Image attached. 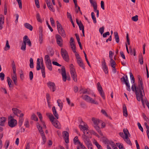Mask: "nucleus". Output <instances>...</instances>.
<instances>
[{"mask_svg":"<svg viewBox=\"0 0 149 149\" xmlns=\"http://www.w3.org/2000/svg\"><path fill=\"white\" fill-rule=\"evenodd\" d=\"M113 53L112 51H110L109 52V57L110 59H113Z\"/></svg>","mask_w":149,"mask_h":149,"instance_id":"nucleus-63","label":"nucleus"},{"mask_svg":"<svg viewBox=\"0 0 149 149\" xmlns=\"http://www.w3.org/2000/svg\"><path fill=\"white\" fill-rule=\"evenodd\" d=\"M50 22L51 24V25L52 26H55L54 24V20L52 17H51L50 18Z\"/></svg>","mask_w":149,"mask_h":149,"instance_id":"nucleus-56","label":"nucleus"},{"mask_svg":"<svg viewBox=\"0 0 149 149\" xmlns=\"http://www.w3.org/2000/svg\"><path fill=\"white\" fill-rule=\"evenodd\" d=\"M24 26L27 29H29L31 31L33 30V27L32 26L29 24V23H26L24 24Z\"/></svg>","mask_w":149,"mask_h":149,"instance_id":"nucleus-28","label":"nucleus"},{"mask_svg":"<svg viewBox=\"0 0 149 149\" xmlns=\"http://www.w3.org/2000/svg\"><path fill=\"white\" fill-rule=\"evenodd\" d=\"M91 15L92 19L93 20V23L95 24L97 23L96 18L95 17V13L94 12H92L91 13Z\"/></svg>","mask_w":149,"mask_h":149,"instance_id":"nucleus-39","label":"nucleus"},{"mask_svg":"<svg viewBox=\"0 0 149 149\" xmlns=\"http://www.w3.org/2000/svg\"><path fill=\"white\" fill-rule=\"evenodd\" d=\"M44 61L45 63L51 62L50 57L48 55H45L44 57Z\"/></svg>","mask_w":149,"mask_h":149,"instance_id":"nucleus-33","label":"nucleus"},{"mask_svg":"<svg viewBox=\"0 0 149 149\" xmlns=\"http://www.w3.org/2000/svg\"><path fill=\"white\" fill-rule=\"evenodd\" d=\"M16 1L18 3L19 8L20 9L22 8V6L21 0H16Z\"/></svg>","mask_w":149,"mask_h":149,"instance_id":"nucleus-50","label":"nucleus"},{"mask_svg":"<svg viewBox=\"0 0 149 149\" xmlns=\"http://www.w3.org/2000/svg\"><path fill=\"white\" fill-rule=\"evenodd\" d=\"M57 102L58 106L60 107V110L61 111L63 107V102H61V100L60 99L58 100Z\"/></svg>","mask_w":149,"mask_h":149,"instance_id":"nucleus-32","label":"nucleus"},{"mask_svg":"<svg viewBox=\"0 0 149 149\" xmlns=\"http://www.w3.org/2000/svg\"><path fill=\"white\" fill-rule=\"evenodd\" d=\"M26 44L23 43L22 45L21 49L23 51H25L26 50Z\"/></svg>","mask_w":149,"mask_h":149,"instance_id":"nucleus-48","label":"nucleus"},{"mask_svg":"<svg viewBox=\"0 0 149 149\" xmlns=\"http://www.w3.org/2000/svg\"><path fill=\"white\" fill-rule=\"evenodd\" d=\"M10 46L9 45L8 41L7 40L6 41V45L5 47V50L6 51L9 50L10 48Z\"/></svg>","mask_w":149,"mask_h":149,"instance_id":"nucleus-42","label":"nucleus"},{"mask_svg":"<svg viewBox=\"0 0 149 149\" xmlns=\"http://www.w3.org/2000/svg\"><path fill=\"white\" fill-rule=\"evenodd\" d=\"M139 61L141 65L143 64V57L142 55L141 54L139 56Z\"/></svg>","mask_w":149,"mask_h":149,"instance_id":"nucleus-38","label":"nucleus"},{"mask_svg":"<svg viewBox=\"0 0 149 149\" xmlns=\"http://www.w3.org/2000/svg\"><path fill=\"white\" fill-rule=\"evenodd\" d=\"M76 22L78 25L79 29L82 30V31H84V27L81 21H79L77 19H76Z\"/></svg>","mask_w":149,"mask_h":149,"instance_id":"nucleus-18","label":"nucleus"},{"mask_svg":"<svg viewBox=\"0 0 149 149\" xmlns=\"http://www.w3.org/2000/svg\"><path fill=\"white\" fill-rule=\"evenodd\" d=\"M121 81L125 84L126 86L130 85L127 75H126L125 77H123L121 78Z\"/></svg>","mask_w":149,"mask_h":149,"instance_id":"nucleus-15","label":"nucleus"},{"mask_svg":"<svg viewBox=\"0 0 149 149\" xmlns=\"http://www.w3.org/2000/svg\"><path fill=\"white\" fill-rule=\"evenodd\" d=\"M83 125H80L79 127L81 130L84 132L83 137L85 140H88L91 137V135L89 134L88 130V126L86 124L83 123Z\"/></svg>","mask_w":149,"mask_h":149,"instance_id":"nucleus-2","label":"nucleus"},{"mask_svg":"<svg viewBox=\"0 0 149 149\" xmlns=\"http://www.w3.org/2000/svg\"><path fill=\"white\" fill-rule=\"evenodd\" d=\"M46 96L47 102L49 103L48 101H49L51 99L49 94L48 93H47L46 94Z\"/></svg>","mask_w":149,"mask_h":149,"instance_id":"nucleus-53","label":"nucleus"},{"mask_svg":"<svg viewBox=\"0 0 149 149\" xmlns=\"http://www.w3.org/2000/svg\"><path fill=\"white\" fill-rule=\"evenodd\" d=\"M123 115L124 116L127 117V116L128 114L126 105L124 104L123 107Z\"/></svg>","mask_w":149,"mask_h":149,"instance_id":"nucleus-25","label":"nucleus"},{"mask_svg":"<svg viewBox=\"0 0 149 149\" xmlns=\"http://www.w3.org/2000/svg\"><path fill=\"white\" fill-rule=\"evenodd\" d=\"M70 74L72 78L74 81H77V74L75 71V69L74 68V66L72 64L70 65Z\"/></svg>","mask_w":149,"mask_h":149,"instance_id":"nucleus-5","label":"nucleus"},{"mask_svg":"<svg viewBox=\"0 0 149 149\" xmlns=\"http://www.w3.org/2000/svg\"><path fill=\"white\" fill-rule=\"evenodd\" d=\"M137 125H138V127H139V129L141 130V131H142V132H143V129L142 127V126H141V125L140 124V123L139 122L138 123Z\"/></svg>","mask_w":149,"mask_h":149,"instance_id":"nucleus-60","label":"nucleus"},{"mask_svg":"<svg viewBox=\"0 0 149 149\" xmlns=\"http://www.w3.org/2000/svg\"><path fill=\"white\" fill-rule=\"evenodd\" d=\"M0 22H4V17L2 15H0Z\"/></svg>","mask_w":149,"mask_h":149,"instance_id":"nucleus-58","label":"nucleus"},{"mask_svg":"<svg viewBox=\"0 0 149 149\" xmlns=\"http://www.w3.org/2000/svg\"><path fill=\"white\" fill-rule=\"evenodd\" d=\"M48 87L51 90H52L53 92H54L56 90V86L54 82L49 81L47 84Z\"/></svg>","mask_w":149,"mask_h":149,"instance_id":"nucleus-11","label":"nucleus"},{"mask_svg":"<svg viewBox=\"0 0 149 149\" xmlns=\"http://www.w3.org/2000/svg\"><path fill=\"white\" fill-rule=\"evenodd\" d=\"M61 74L63 77V81H65L67 77L65 70L64 67H62L61 68Z\"/></svg>","mask_w":149,"mask_h":149,"instance_id":"nucleus-14","label":"nucleus"},{"mask_svg":"<svg viewBox=\"0 0 149 149\" xmlns=\"http://www.w3.org/2000/svg\"><path fill=\"white\" fill-rule=\"evenodd\" d=\"M95 145L97 147V148L98 149H102V148H101V146H100L99 144L98 143H97V141H95Z\"/></svg>","mask_w":149,"mask_h":149,"instance_id":"nucleus-59","label":"nucleus"},{"mask_svg":"<svg viewBox=\"0 0 149 149\" xmlns=\"http://www.w3.org/2000/svg\"><path fill=\"white\" fill-rule=\"evenodd\" d=\"M101 6L103 10H104V3L103 1H101Z\"/></svg>","mask_w":149,"mask_h":149,"instance_id":"nucleus-62","label":"nucleus"},{"mask_svg":"<svg viewBox=\"0 0 149 149\" xmlns=\"http://www.w3.org/2000/svg\"><path fill=\"white\" fill-rule=\"evenodd\" d=\"M52 122H51L52 124L56 128H57L58 129H59L60 128V126L59 125V123L58 120L55 119H54L53 120Z\"/></svg>","mask_w":149,"mask_h":149,"instance_id":"nucleus-19","label":"nucleus"},{"mask_svg":"<svg viewBox=\"0 0 149 149\" xmlns=\"http://www.w3.org/2000/svg\"><path fill=\"white\" fill-rule=\"evenodd\" d=\"M7 81L8 82V84L9 86L10 89H13V84H12V81L10 78L8 77L7 78Z\"/></svg>","mask_w":149,"mask_h":149,"instance_id":"nucleus-22","label":"nucleus"},{"mask_svg":"<svg viewBox=\"0 0 149 149\" xmlns=\"http://www.w3.org/2000/svg\"><path fill=\"white\" fill-rule=\"evenodd\" d=\"M130 79L131 80V82L132 83H134L135 82L134 78L132 74V73L131 72H130Z\"/></svg>","mask_w":149,"mask_h":149,"instance_id":"nucleus-43","label":"nucleus"},{"mask_svg":"<svg viewBox=\"0 0 149 149\" xmlns=\"http://www.w3.org/2000/svg\"><path fill=\"white\" fill-rule=\"evenodd\" d=\"M12 111L13 113L18 116H19L21 113V111L20 110L17 108H14L12 109Z\"/></svg>","mask_w":149,"mask_h":149,"instance_id":"nucleus-20","label":"nucleus"},{"mask_svg":"<svg viewBox=\"0 0 149 149\" xmlns=\"http://www.w3.org/2000/svg\"><path fill=\"white\" fill-rule=\"evenodd\" d=\"M8 125L11 127H15L17 124V121L11 116V118L8 119Z\"/></svg>","mask_w":149,"mask_h":149,"instance_id":"nucleus-9","label":"nucleus"},{"mask_svg":"<svg viewBox=\"0 0 149 149\" xmlns=\"http://www.w3.org/2000/svg\"><path fill=\"white\" fill-rule=\"evenodd\" d=\"M31 119L32 120H36V121H37L38 120V119L37 117L34 114H33L32 115L31 117Z\"/></svg>","mask_w":149,"mask_h":149,"instance_id":"nucleus-45","label":"nucleus"},{"mask_svg":"<svg viewBox=\"0 0 149 149\" xmlns=\"http://www.w3.org/2000/svg\"><path fill=\"white\" fill-rule=\"evenodd\" d=\"M110 145L111 146L113 149V148H114V147H115L116 145L115 143L112 141H111L110 142Z\"/></svg>","mask_w":149,"mask_h":149,"instance_id":"nucleus-64","label":"nucleus"},{"mask_svg":"<svg viewBox=\"0 0 149 149\" xmlns=\"http://www.w3.org/2000/svg\"><path fill=\"white\" fill-rule=\"evenodd\" d=\"M104 28L103 26L99 29V31L101 34H102L104 32Z\"/></svg>","mask_w":149,"mask_h":149,"instance_id":"nucleus-57","label":"nucleus"},{"mask_svg":"<svg viewBox=\"0 0 149 149\" xmlns=\"http://www.w3.org/2000/svg\"><path fill=\"white\" fill-rule=\"evenodd\" d=\"M30 68H34L33 65V59L32 58H31L30 59Z\"/></svg>","mask_w":149,"mask_h":149,"instance_id":"nucleus-44","label":"nucleus"},{"mask_svg":"<svg viewBox=\"0 0 149 149\" xmlns=\"http://www.w3.org/2000/svg\"><path fill=\"white\" fill-rule=\"evenodd\" d=\"M114 34L116 42L117 43H118L119 42V38L118 33L117 32H114Z\"/></svg>","mask_w":149,"mask_h":149,"instance_id":"nucleus-34","label":"nucleus"},{"mask_svg":"<svg viewBox=\"0 0 149 149\" xmlns=\"http://www.w3.org/2000/svg\"><path fill=\"white\" fill-rule=\"evenodd\" d=\"M110 63L111 67L112 68H115V65H116V63L113 59L110 60Z\"/></svg>","mask_w":149,"mask_h":149,"instance_id":"nucleus-41","label":"nucleus"},{"mask_svg":"<svg viewBox=\"0 0 149 149\" xmlns=\"http://www.w3.org/2000/svg\"><path fill=\"white\" fill-rule=\"evenodd\" d=\"M143 94L142 93H141L140 94H139V99H138V98H137V97H136V98L137 100L139 101H140L141 100V101L143 104L144 101L143 100Z\"/></svg>","mask_w":149,"mask_h":149,"instance_id":"nucleus-35","label":"nucleus"},{"mask_svg":"<svg viewBox=\"0 0 149 149\" xmlns=\"http://www.w3.org/2000/svg\"><path fill=\"white\" fill-rule=\"evenodd\" d=\"M29 77L30 80H32L33 78V74L32 72L31 71L29 72Z\"/></svg>","mask_w":149,"mask_h":149,"instance_id":"nucleus-55","label":"nucleus"},{"mask_svg":"<svg viewBox=\"0 0 149 149\" xmlns=\"http://www.w3.org/2000/svg\"><path fill=\"white\" fill-rule=\"evenodd\" d=\"M123 132H120L119 135L124 139H127L128 137L130 136V134L128 131L127 129H124L123 130Z\"/></svg>","mask_w":149,"mask_h":149,"instance_id":"nucleus-7","label":"nucleus"},{"mask_svg":"<svg viewBox=\"0 0 149 149\" xmlns=\"http://www.w3.org/2000/svg\"><path fill=\"white\" fill-rule=\"evenodd\" d=\"M39 58H38L36 63V69L37 70H39L40 69L41 70V73L42 77L43 78L45 77V68H41L40 63L39 61Z\"/></svg>","mask_w":149,"mask_h":149,"instance_id":"nucleus-6","label":"nucleus"},{"mask_svg":"<svg viewBox=\"0 0 149 149\" xmlns=\"http://www.w3.org/2000/svg\"><path fill=\"white\" fill-rule=\"evenodd\" d=\"M52 110L53 114L56 118L57 119H58L59 118L58 115L56 111L55 107L54 106L52 107Z\"/></svg>","mask_w":149,"mask_h":149,"instance_id":"nucleus-24","label":"nucleus"},{"mask_svg":"<svg viewBox=\"0 0 149 149\" xmlns=\"http://www.w3.org/2000/svg\"><path fill=\"white\" fill-rule=\"evenodd\" d=\"M40 15L39 13L37 12L36 13V18L37 20L39 22L42 23V20L40 18Z\"/></svg>","mask_w":149,"mask_h":149,"instance_id":"nucleus-40","label":"nucleus"},{"mask_svg":"<svg viewBox=\"0 0 149 149\" xmlns=\"http://www.w3.org/2000/svg\"><path fill=\"white\" fill-rule=\"evenodd\" d=\"M132 20L135 22H136L138 21V16L137 15H136L135 16L133 17H132Z\"/></svg>","mask_w":149,"mask_h":149,"instance_id":"nucleus-51","label":"nucleus"},{"mask_svg":"<svg viewBox=\"0 0 149 149\" xmlns=\"http://www.w3.org/2000/svg\"><path fill=\"white\" fill-rule=\"evenodd\" d=\"M138 78L139 80V84L137 87L136 86V84L134 83H133V84L132 86V89L133 91L135 92V94L136 97H137L138 99H139V94L143 92L144 94V91L143 87V83L142 78L140 76H138Z\"/></svg>","mask_w":149,"mask_h":149,"instance_id":"nucleus-1","label":"nucleus"},{"mask_svg":"<svg viewBox=\"0 0 149 149\" xmlns=\"http://www.w3.org/2000/svg\"><path fill=\"white\" fill-rule=\"evenodd\" d=\"M56 38L57 44L60 47H61L62 45L63 40L61 36L58 34H57L56 36Z\"/></svg>","mask_w":149,"mask_h":149,"instance_id":"nucleus-12","label":"nucleus"},{"mask_svg":"<svg viewBox=\"0 0 149 149\" xmlns=\"http://www.w3.org/2000/svg\"><path fill=\"white\" fill-rule=\"evenodd\" d=\"M81 97L87 102L96 105L99 104L98 102L95 100V98L93 99L88 95H83L81 96Z\"/></svg>","mask_w":149,"mask_h":149,"instance_id":"nucleus-4","label":"nucleus"},{"mask_svg":"<svg viewBox=\"0 0 149 149\" xmlns=\"http://www.w3.org/2000/svg\"><path fill=\"white\" fill-rule=\"evenodd\" d=\"M12 79L13 81L14 84L17 85V79L16 74H13L12 76Z\"/></svg>","mask_w":149,"mask_h":149,"instance_id":"nucleus-30","label":"nucleus"},{"mask_svg":"<svg viewBox=\"0 0 149 149\" xmlns=\"http://www.w3.org/2000/svg\"><path fill=\"white\" fill-rule=\"evenodd\" d=\"M5 75L3 73L1 72L0 73V78L1 81H3L4 79Z\"/></svg>","mask_w":149,"mask_h":149,"instance_id":"nucleus-49","label":"nucleus"},{"mask_svg":"<svg viewBox=\"0 0 149 149\" xmlns=\"http://www.w3.org/2000/svg\"><path fill=\"white\" fill-rule=\"evenodd\" d=\"M97 90L103 99H105L104 92L102 89V88L99 82L97 84Z\"/></svg>","mask_w":149,"mask_h":149,"instance_id":"nucleus-10","label":"nucleus"},{"mask_svg":"<svg viewBox=\"0 0 149 149\" xmlns=\"http://www.w3.org/2000/svg\"><path fill=\"white\" fill-rule=\"evenodd\" d=\"M6 120V118L4 117L0 118V125L2 126H4Z\"/></svg>","mask_w":149,"mask_h":149,"instance_id":"nucleus-29","label":"nucleus"},{"mask_svg":"<svg viewBox=\"0 0 149 149\" xmlns=\"http://www.w3.org/2000/svg\"><path fill=\"white\" fill-rule=\"evenodd\" d=\"M23 43L27 44L30 47L31 46V42L30 41L28 36H25L23 38Z\"/></svg>","mask_w":149,"mask_h":149,"instance_id":"nucleus-13","label":"nucleus"},{"mask_svg":"<svg viewBox=\"0 0 149 149\" xmlns=\"http://www.w3.org/2000/svg\"><path fill=\"white\" fill-rule=\"evenodd\" d=\"M102 63L103 70L105 73L106 74H107L108 73V70L107 66L106 65V63L104 59L103 61L102 62Z\"/></svg>","mask_w":149,"mask_h":149,"instance_id":"nucleus-16","label":"nucleus"},{"mask_svg":"<svg viewBox=\"0 0 149 149\" xmlns=\"http://www.w3.org/2000/svg\"><path fill=\"white\" fill-rule=\"evenodd\" d=\"M45 64L47 68L50 71L52 70V65L51 62L45 63Z\"/></svg>","mask_w":149,"mask_h":149,"instance_id":"nucleus-31","label":"nucleus"},{"mask_svg":"<svg viewBox=\"0 0 149 149\" xmlns=\"http://www.w3.org/2000/svg\"><path fill=\"white\" fill-rule=\"evenodd\" d=\"M58 33L61 35V36L64 38H65L66 36V34L65 33V32L64 30V29H63V28L62 29H59L58 30Z\"/></svg>","mask_w":149,"mask_h":149,"instance_id":"nucleus-26","label":"nucleus"},{"mask_svg":"<svg viewBox=\"0 0 149 149\" xmlns=\"http://www.w3.org/2000/svg\"><path fill=\"white\" fill-rule=\"evenodd\" d=\"M24 114L23 113H21L19 116V121L18 122L19 125V127H21L23 124L24 121V118H23Z\"/></svg>","mask_w":149,"mask_h":149,"instance_id":"nucleus-17","label":"nucleus"},{"mask_svg":"<svg viewBox=\"0 0 149 149\" xmlns=\"http://www.w3.org/2000/svg\"><path fill=\"white\" fill-rule=\"evenodd\" d=\"M92 120L93 123L94 127L98 132L102 136V138H103L102 140H107V138L103 136L102 133L101 132L100 130V127L98 125L100 123V121L94 118H92Z\"/></svg>","mask_w":149,"mask_h":149,"instance_id":"nucleus-3","label":"nucleus"},{"mask_svg":"<svg viewBox=\"0 0 149 149\" xmlns=\"http://www.w3.org/2000/svg\"><path fill=\"white\" fill-rule=\"evenodd\" d=\"M24 125L27 128H28L29 127V121L27 119H25L24 123Z\"/></svg>","mask_w":149,"mask_h":149,"instance_id":"nucleus-46","label":"nucleus"},{"mask_svg":"<svg viewBox=\"0 0 149 149\" xmlns=\"http://www.w3.org/2000/svg\"><path fill=\"white\" fill-rule=\"evenodd\" d=\"M47 116H48L51 122H52L54 119H55V118L50 113H47L46 114Z\"/></svg>","mask_w":149,"mask_h":149,"instance_id":"nucleus-27","label":"nucleus"},{"mask_svg":"<svg viewBox=\"0 0 149 149\" xmlns=\"http://www.w3.org/2000/svg\"><path fill=\"white\" fill-rule=\"evenodd\" d=\"M110 35L109 32V31L107 32L106 33H104L103 34V37L104 38H105L107 37V36H109Z\"/></svg>","mask_w":149,"mask_h":149,"instance_id":"nucleus-61","label":"nucleus"},{"mask_svg":"<svg viewBox=\"0 0 149 149\" xmlns=\"http://www.w3.org/2000/svg\"><path fill=\"white\" fill-rule=\"evenodd\" d=\"M91 4L93 6V7L95 6H97L96 3L95 2L93 1V0H89Z\"/></svg>","mask_w":149,"mask_h":149,"instance_id":"nucleus-47","label":"nucleus"},{"mask_svg":"<svg viewBox=\"0 0 149 149\" xmlns=\"http://www.w3.org/2000/svg\"><path fill=\"white\" fill-rule=\"evenodd\" d=\"M63 136L65 140H69V134L66 131H64L62 133Z\"/></svg>","mask_w":149,"mask_h":149,"instance_id":"nucleus-23","label":"nucleus"},{"mask_svg":"<svg viewBox=\"0 0 149 149\" xmlns=\"http://www.w3.org/2000/svg\"><path fill=\"white\" fill-rule=\"evenodd\" d=\"M37 114L38 115L40 121H42V117L41 114L39 112H37Z\"/></svg>","mask_w":149,"mask_h":149,"instance_id":"nucleus-52","label":"nucleus"},{"mask_svg":"<svg viewBox=\"0 0 149 149\" xmlns=\"http://www.w3.org/2000/svg\"><path fill=\"white\" fill-rule=\"evenodd\" d=\"M37 127L40 133H43V131L42 130V127L40 126L39 123H37L36 124Z\"/></svg>","mask_w":149,"mask_h":149,"instance_id":"nucleus-37","label":"nucleus"},{"mask_svg":"<svg viewBox=\"0 0 149 149\" xmlns=\"http://www.w3.org/2000/svg\"><path fill=\"white\" fill-rule=\"evenodd\" d=\"M77 63L79 65L81 68L83 69H85V66L84 64L83 63L81 59H79L77 60Z\"/></svg>","mask_w":149,"mask_h":149,"instance_id":"nucleus-21","label":"nucleus"},{"mask_svg":"<svg viewBox=\"0 0 149 149\" xmlns=\"http://www.w3.org/2000/svg\"><path fill=\"white\" fill-rule=\"evenodd\" d=\"M80 91H81L83 94L87 93L88 94H90V93L88 91V90L87 89L81 87L80 90Z\"/></svg>","mask_w":149,"mask_h":149,"instance_id":"nucleus-36","label":"nucleus"},{"mask_svg":"<svg viewBox=\"0 0 149 149\" xmlns=\"http://www.w3.org/2000/svg\"><path fill=\"white\" fill-rule=\"evenodd\" d=\"M9 141H6L5 143L4 147H5L6 149L8 148L9 144Z\"/></svg>","mask_w":149,"mask_h":149,"instance_id":"nucleus-54","label":"nucleus"},{"mask_svg":"<svg viewBox=\"0 0 149 149\" xmlns=\"http://www.w3.org/2000/svg\"><path fill=\"white\" fill-rule=\"evenodd\" d=\"M61 55L64 60L68 62L69 61V56L67 51L64 49L62 48L61 50Z\"/></svg>","mask_w":149,"mask_h":149,"instance_id":"nucleus-8","label":"nucleus"}]
</instances>
